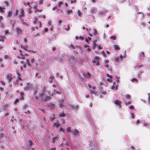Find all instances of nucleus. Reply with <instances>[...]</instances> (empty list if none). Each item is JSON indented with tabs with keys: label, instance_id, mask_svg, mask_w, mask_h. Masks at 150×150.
Wrapping results in <instances>:
<instances>
[{
	"label": "nucleus",
	"instance_id": "42",
	"mask_svg": "<svg viewBox=\"0 0 150 150\" xmlns=\"http://www.w3.org/2000/svg\"><path fill=\"white\" fill-rule=\"evenodd\" d=\"M38 5L37 4H36L33 7V8H34L35 9H35H37V8L38 7Z\"/></svg>",
	"mask_w": 150,
	"mask_h": 150
},
{
	"label": "nucleus",
	"instance_id": "15",
	"mask_svg": "<svg viewBox=\"0 0 150 150\" xmlns=\"http://www.w3.org/2000/svg\"><path fill=\"white\" fill-rule=\"evenodd\" d=\"M96 11V8L95 7L92 8L91 9L90 12L91 14L94 13Z\"/></svg>",
	"mask_w": 150,
	"mask_h": 150
},
{
	"label": "nucleus",
	"instance_id": "9",
	"mask_svg": "<svg viewBox=\"0 0 150 150\" xmlns=\"http://www.w3.org/2000/svg\"><path fill=\"white\" fill-rule=\"evenodd\" d=\"M47 106L52 109H53L55 107V105L54 104L51 103H49Z\"/></svg>",
	"mask_w": 150,
	"mask_h": 150
},
{
	"label": "nucleus",
	"instance_id": "11",
	"mask_svg": "<svg viewBox=\"0 0 150 150\" xmlns=\"http://www.w3.org/2000/svg\"><path fill=\"white\" fill-rule=\"evenodd\" d=\"M16 31L17 34H20L22 32V30L18 28H16Z\"/></svg>",
	"mask_w": 150,
	"mask_h": 150
},
{
	"label": "nucleus",
	"instance_id": "27",
	"mask_svg": "<svg viewBox=\"0 0 150 150\" xmlns=\"http://www.w3.org/2000/svg\"><path fill=\"white\" fill-rule=\"evenodd\" d=\"M4 58L5 59H10V57L7 55H5L4 56Z\"/></svg>",
	"mask_w": 150,
	"mask_h": 150
},
{
	"label": "nucleus",
	"instance_id": "49",
	"mask_svg": "<svg viewBox=\"0 0 150 150\" xmlns=\"http://www.w3.org/2000/svg\"><path fill=\"white\" fill-rule=\"evenodd\" d=\"M132 82H134L135 81H137V79L135 78H133L132 79Z\"/></svg>",
	"mask_w": 150,
	"mask_h": 150
},
{
	"label": "nucleus",
	"instance_id": "23",
	"mask_svg": "<svg viewBox=\"0 0 150 150\" xmlns=\"http://www.w3.org/2000/svg\"><path fill=\"white\" fill-rule=\"evenodd\" d=\"M61 94V93L59 91H57L55 92V91H54L53 92L52 94Z\"/></svg>",
	"mask_w": 150,
	"mask_h": 150
},
{
	"label": "nucleus",
	"instance_id": "29",
	"mask_svg": "<svg viewBox=\"0 0 150 150\" xmlns=\"http://www.w3.org/2000/svg\"><path fill=\"white\" fill-rule=\"evenodd\" d=\"M94 32L93 33V35L94 36H96L97 34V30L95 29H94Z\"/></svg>",
	"mask_w": 150,
	"mask_h": 150
},
{
	"label": "nucleus",
	"instance_id": "22",
	"mask_svg": "<svg viewBox=\"0 0 150 150\" xmlns=\"http://www.w3.org/2000/svg\"><path fill=\"white\" fill-rule=\"evenodd\" d=\"M21 98H20L21 100H23L24 99V98L23 96L24 95V93L23 92H21Z\"/></svg>",
	"mask_w": 150,
	"mask_h": 150
},
{
	"label": "nucleus",
	"instance_id": "51",
	"mask_svg": "<svg viewBox=\"0 0 150 150\" xmlns=\"http://www.w3.org/2000/svg\"><path fill=\"white\" fill-rule=\"evenodd\" d=\"M19 81V80L18 79H17L16 81V82H15V85L16 84H17V85L19 83H18V81Z\"/></svg>",
	"mask_w": 150,
	"mask_h": 150
},
{
	"label": "nucleus",
	"instance_id": "26",
	"mask_svg": "<svg viewBox=\"0 0 150 150\" xmlns=\"http://www.w3.org/2000/svg\"><path fill=\"white\" fill-rule=\"evenodd\" d=\"M93 49H95V48L96 47V46H97V45L95 43V42H94V41H93Z\"/></svg>",
	"mask_w": 150,
	"mask_h": 150
},
{
	"label": "nucleus",
	"instance_id": "60",
	"mask_svg": "<svg viewBox=\"0 0 150 150\" xmlns=\"http://www.w3.org/2000/svg\"><path fill=\"white\" fill-rule=\"evenodd\" d=\"M64 145V144L63 143H62L61 144H59V146L60 147H63Z\"/></svg>",
	"mask_w": 150,
	"mask_h": 150
},
{
	"label": "nucleus",
	"instance_id": "28",
	"mask_svg": "<svg viewBox=\"0 0 150 150\" xmlns=\"http://www.w3.org/2000/svg\"><path fill=\"white\" fill-rule=\"evenodd\" d=\"M65 115V114L64 112H62V113L59 114V116L60 117H64Z\"/></svg>",
	"mask_w": 150,
	"mask_h": 150
},
{
	"label": "nucleus",
	"instance_id": "44",
	"mask_svg": "<svg viewBox=\"0 0 150 150\" xmlns=\"http://www.w3.org/2000/svg\"><path fill=\"white\" fill-rule=\"evenodd\" d=\"M67 26H67V28H65V30L67 31H68V30H69L70 29V26H69V24H68Z\"/></svg>",
	"mask_w": 150,
	"mask_h": 150
},
{
	"label": "nucleus",
	"instance_id": "61",
	"mask_svg": "<svg viewBox=\"0 0 150 150\" xmlns=\"http://www.w3.org/2000/svg\"><path fill=\"white\" fill-rule=\"evenodd\" d=\"M3 9H4V8H3L2 7H0V11L1 12H3L4 11Z\"/></svg>",
	"mask_w": 150,
	"mask_h": 150
},
{
	"label": "nucleus",
	"instance_id": "57",
	"mask_svg": "<svg viewBox=\"0 0 150 150\" xmlns=\"http://www.w3.org/2000/svg\"><path fill=\"white\" fill-rule=\"evenodd\" d=\"M54 77L52 76H50V79L51 80V81H50V82H52V80L53 79Z\"/></svg>",
	"mask_w": 150,
	"mask_h": 150
},
{
	"label": "nucleus",
	"instance_id": "4",
	"mask_svg": "<svg viewBox=\"0 0 150 150\" xmlns=\"http://www.w3.org/2000/svg\"><path fill=\"white\" fill-rule=\"evenodd\" d=\"M114 103L117 106H118L120 108L121 106V102L120 100H116L114 101Z\"/></svg>",
	"mask_w": 150,
	"mask_h": 150
},
{
	"label": "nucleus",
	"instance_id": "21",
	"mask_svg": "<svg viewBox=\"0 0 150 150\" xmlns=\"http://www.w3.org/2000/svg\"><path fill=\"white\" fill-rule=\"evenodd\" d=\"M70 58L72 59V60L75 62H76L77 60V59L75 58L74 56H71L70 57Z\"/></svg>",
	"mask_w": 150,
	"mask_h": 150
},
{
	"label": "nucleus",
	"instance_id": "53",
	"mask_svg": "<svg viewBox=\"0 0 150 150\" xmlns=\"http://www.w3.org/2000/svg\"><path fill=\"white\" fill-rule=\"evenodd\" d=\"M131 117L133 119L134 118V115L132 113L131 114Z\"/></svg>",
	"mask_w": 150,
	"mask_h": 150
},
{
	"label": "nucleus",
	"instance_id": "3",
	"mask_svg": "<svg viewBox=\"0 0 150 150\" xmlns=\"http://www.w3.org/2000/svg\"><path fill=\"white\" fill-rule=\"evenodd\" d=\"M71 133L74 135L76 136L78 135L79 132L77 129H74L71 131Z\"/></svg>",
	"mask_w": 150,
	"mask_h": 150
},
{
	"label": "nucleus",
	"instance_id": "20",
	"mask_svg": "<svg viewBox=\"0 0 150 150\" xmlns=\"http://www.w3.org/2000/svg\"><path fill=\"white\" fill-rule=\"evenodd\" d=\"M26 62L25 63L28 66H30L31 64H30L29 63V60L28 59H27L26 60Z\"/></svg>",
	"mask_w": 150,
	"mask_h": 150
},
{
	"label": "nucleus",
	"instance_id": "45",
	"mask_svg": "<svg viewBox=\"0 0 150 150\" xmlns=\"http://www.w3.org/2000/svg\"><path fill=\"white\" fill-rule=\"evenodd\" d=\"M42 10H39L38 9H36L35 10V12L36 13L38 12H42Z\"/></svg>",
	"mask_w": 150,
	"mask_h": 150
},
{
	"label": "nucleus",
	"instance_id": "30",
	"mask_svg": "<svg viewBox=\"0 0 150 150\" xmlns=\"http://www.w3.org/2000/svg\"><path fill=\"white\" fill-rule=\"evenodd\" d=\"M21 63L23 64V68H26V64L25 63H24L23 61H21Z\"/></svg>",
	"mask_w": 150,
	"mask_h": 150
},
{
	"label": "nucleus",
	"instance_id": "18",
	"mask_svg": "<svg viewBox=\"0 0 150 150\" xmlns=\"http://www.w3.org/2000/svg\"><path fill=\"white\" fill-rule=\"evenodd\" d=\"M113 47L115 50H119L120 49V47L118 45H115L113 46Z\"/></svg>",
	"mask_w": 150,
	"mask_h": 150
},
{
	"label": "nucleus",
	"instance_id": "24",
	"mask_svg": "<svg viewBox=\"0 0 150 150\" xmlns=\"http://www.w3.org/2000/svg\"><path fill=\"white\" fill-rule=\"evenodd\" d=\"M72 13V11L71 9L68 10L67 11V13L68 15H69Z\"/></svg>",
	"mask_w": 150,
	"mask_h": 150
},
{
	"label": "nucleus",
	"instance_id": "16",
	"mask_svg": "<svg viewBox=\"0 0 150 150\" xmlns=\"http://www.w3.org/2000/svg\"><path fill=\"white\" fill-rule=\"evenodd\" d=\"M34 94H36L38 91V88L37 87H35L33 89Z\"/></svg>",
	"mask_w": 150,
	"mask_h": 150
},
{
	"label": "nucleus",
	"instance_id": "38",
	"mask_svg": "<svg viewBox=\"0 0 150 150\" xmlns=\"http://www.w3.org/2000/svg\"><path fill=\"white\" fill-rule=\"evenodd\" d=\"M63 4V2H59L58 4V6L59 8H60L61 6Z\"/></svg>",
	"mask_w": 150,
	"mask_h": 150
},
{
	"label": "nucleus",
	"instance_id": "52",
	"mask_svg": "<svg viewBox=\"0 0 150 150\" xmlns=\"http://www.w3.org/2000/svg\"><path fill=\"white\" fill-rule=\"evenodd\" d=\"M129 108L131 109H134V107L133 105H130L129 106Z\"/></svg>",
	"mask_w": 150,
	"mask_h": 150
},
{
	"label": "nucleus",
	"instance_id": "13",
	"mask_svg": "<svg viewBox=\"0 0 150 150\" xmlns=\"http://www.w3.org/2000/svg\"><path fill=\"white\" fill-rule=\"evenodd\" d=\"M6 37L5 36L0 35V41L4 42Z\"/></svg>",
	"mask_w": 150,
	"mask_h": 150
},
{
	"label": "nucleus",
	"instance_id": "12",
	"mask_svg": "<svg viewBox=\"0 0 150 150\" xmlns=\"http://www.w3.org/2000/svg\"><path fill=\"white\" fill-rule=\"evenodd\" d=\"M21 48L24 50L25 51H28L27 49L28 48V47L27 46H23L22 45H21Z\"/></svg>",
	"mask_w": 150,
	"mask_h": 150
},
{
	"label": "nucleus",
	"instance_id": "43",
	"mask_svg": "<svg viewBox=\"0 0 150 150\" xmlns=\"http://www.w3.org/2000/svg\"><path fill=\"white\" fill-rule=\"evenodd\" d=\"M149 124L147 123H144L143 124V125L145 127L148 126L149 125Z\"/></svg>",
	"mask_w": 150,
	"mask_h": 150
},
{
	"label": "nucleus",
	"instance_id": "62",
	"mask_svg": "<svg viewBox=\"0 0 150 150\" xmlns=\"http://www.w3.org/2000/svg\"><path fill=\"white\" fill-rule=\"evenodd\" d=\"M106 75H107V77H110V78H112V76H111V75H109V74H106Z\"/></svg>",
	"mask_w": 150,
	"mask_h": 150
},
{
	"label": "nucleus",
	"instance_id": "47",
	"mask_svg": "<svg viewBox=\"0 0 150 150\" xmlns=\"http://www.w3.org/2000/svg\"><path fill=\"white\" fill-rule=\"evenodd\" d=\"M119 59L118 57H116L115 59V61L116 62H118L119 61Z\"/></svg>",
	"mask_w": 150,
	"mask_h": 150
},
{
	"label": "nucleus",
	"instance_id": "19",
	"mask_svg": "<svg viewBox=\"0 0 150 150\" xmlns=\"http://www.w3.org/2000/svg\"><path fill=\"white\" fill-rule=\"evenodd\" d=\"M21 21L22 24L23 25H24L26 27H28V23L24 22L23 19H21Z\"/></svg>",
	"mask_w": 150,
	"mask_h": 150
},
{
	"label": "nucleus",
	"instance_id": "33",
	"mask_svg": "<svg viewBox=\"0 0 150 150\" xmlns=\"http://www.w3.org/2000/svg\"><path fill=\"white\" fill-rule=\"evenodd\" d=\"M125 98L128 99H130V96L129 95H127L125 96Z\"/></svg>",
	"mask_w": 150,
	"mask_h": 150
},
{
	"label": "nucleus",
	"instance_id": "25",
	"mask_svg": "<svg viewBox=\"0 0 150 150\" xmlns=\"http://www.w3.org/2000/svg\"><path fill=\"white\" fill-rule=\"evenodd\" d=\"M59 131L60 132H62L64 133H65L64 129L61 127H60Z\"/></svg>",
	"mask_w": 150,
	"mask_h": 150
},
{
	"label": "nucleus",
	"instance_id": "50",
	"mask_svg": "<svg viewBox=\"0 0 150 150\" xmlns=\"http://www.w3.org/2000/svg\"><path fill=\"white\" fill-rule=\"evenodd\" d=\"M4 136V134H0V139H2Z\"/></svg>",
	"mask_w": 150,
	"mask_h": 150
},
{
	"label": "nucleus",
	"instance_id": "17",
	"mask_svg": "<svg viewBox=\"0 0 150 150\" xmlns=\"http://www.w3.org/2000/svg\"><path fill=\"white\" fill-rule=\"evenodd\" d=\"M113 83V84L112 85V89L114 90H117V86H115V82H114Z\"/></svg>",
	"mask_w": 150,
	"mask_h": 150
},
{
	"label": "nucleus",
	"instance_id": "34",
	"mask_svg": "<svg viewBox=\"0 0 150 150\" xmlns=\"http://www.w3.org/2000/svg\"><path fill=\"white\" fill-rule=\"evenodd\" d=\"M91 76V75L88 72L87 73V74H86V77L88 79L89 78H90Z\"/></svg>",
	"mask_w": 150,
	"mask_h": 150
},
{
	"label": "nucleus",
	"instance_id": "40",
	"mask_svg": "<svg viewBox=\"0 0 150 150\" xmlns=\"http://www.w3.org/2000/svg\"><path fill=\"white\" fill-rule=\"evenodd\" d=\"M57 139V137H55L52 139V142H54L55 140Z\"/></svg>",
	"mask_w": 150,
	"mask_h": 150
},
{
	"label": "nucleus",
	"instance_id": "54",
	"mask_svg": "<svg viewBox=\"0 0 150 150\" xmlns=\"http://www.w3.org/2000/svg\"><path fill=\"white\" fill-rule=\"evenodd\" d=\"M148 95L149 96H148L149 101V103H150V93H148Z\"/></svg>",
	"mask_w": 150,
	"mask_h": 150
},
{
	"label": "nucleus",
	"instance_id": "55",
	"mask_svg": "<svg viewBox=\"0 0 150 150\" xmlns=\"http://www.w3.org/2000/svg\"><path fill=\"white\" fill-rule=\"evenodd\" d=\"M55 117H50V120L51 121H52L53 120H54V119H55Z\"/></svg>",
	"mask_w": 150,
	"mask_h": 150
},
{
	"label": "nucleus",
	"instance_id": "58",
	"mask_svg": "<svg viewBox=\"0 0 150 150\" xmlns=\"http://www.w3.org/2000/svg\"><path fill=\"white\" fill-rule=\"evenodd\" d=\"M23 40L26 43L27 42V40L26 38H23Z\"/></svg>",
	"mask_w": 150,
	"mask_h": 150
},
{
	"label": "nucleus",
	"instance_id": "32",
	"mask_svg": "<svg viewBox=\"0 0 150 150\" xmlns=\"http://www.w3.org/2000/svg\"><path fill=\"white\" fill-rule=\"evenodd\" d=\"M59 107L62 108H63V107H64V105L62 104V103H59Z\"/></svg>",
	"mask_w": 150,
	"mask_h": 150
},
{
	"label": "nucleus",
	"instance_id": "8",
	"mask_svg": "<svg viewBox=\"0 0 150 150\" xmlns=\"http://www.w3.org/2000/svg\"><path fill=\"white\" fill-rule=\"evenodd\" d=\"M33 87V84H31L30 86L28 85L26 86L25 88H24V91H27L28 90L30 89L31 88Z\"/></svg>",
	"mask_w": 150,
	"mask_h": 150
},
{
	"label": "nucleus",
	"instance_id": "37",
	"mask_svg": "<svg viewBox=\"0 0 150 150\" xmlns=\"http://www.w3.org/2000/svg\"><path fill=\"white\" fill-rule=\"evenodd\" d=\"M67 132H70L71 131V127H69L67 129Z\"/></svg>",
	"mask_w": 150,
	"mask_h": 150
},
{
	"label": "nucleus",
	"instance_id": "10",
	"mask_svg": "<svg viewBox=\"0 0 150 150\" xmlns=\"http://www.w3.org/2000/svg\"><path fill=\"white\" fill-rule=\"evenodd\" d=\"M9 107V105L8 104H5L3 107V110H7V108Z\"/></svg>",
	"mask_w": 150,
	"mask_h": 150
},
{
	"label": "nucleus",
	"instance_id": "59",
	"mask_svg": "<svg viewBox=\"0 0 150 150\" xmlns=\"http://www.w3.org/2000/svg\"><path fill=\"white\" fill-rule=\"evenodd\" d=\"M29 145H30V146L32 145V141L30 140H29Z\"/></svg>",
	"mask_w": 150,
	"mask_h": 150
},
{
	"label": "nucleus",
	"instance_id": "56",
	"mask_svg": "<svg viewBox=\"0 0 150 150\" xmlns=\"http://www.w3.org/2000/svg\"><path fill=\"white\" fill-rule=\"evenodd\" d=\"M16 74H17V75L18 76V77H21V74L17 72H16Z\"/></svg>",
	"mask_w": 150,
	"mask_h": 150
},
{
	"label": "nucleus",
	"instance_id": "41",
	"mask_svg": "<svg viewBox=\"0 0 150 150\" xmlns=\"http://www.w3.org/2000/svg\"><path fill=\"white\" fill-rule=\"evenodd\" d=\"M21 99L19 98V99H16L15 100V101H14V103L15 104H16V103H18L19 102V100H20Z\"/></svg>",
	"mask_w": 150,
	"mask_h": 150
},
{
	"label": "nucleus",
	"instance_id": "36",
	"mask_svg": "<svg viewBox=\"0 0 150 150\" xmlns=\"http://www.w3.org/2000/svg\"><path fill=\"white\" fill-rule=\"evenodd\" d=\"M77 14L79 16H80L81 15V12L80 11L78 10L77 11Z\"/></svg>",
	"mask_w": 150,
	"mask_h": 150
},
{
	"label": "nucleus",
	"instance_id": "64",
	"mask_svg": "<svg viewBox=\"0 0 150 150\" xmlns=\"http://www.w3.org/2000/svg\"><path fill=\"white\" fill-rule=\"evenodd\" d=\"M55 148L51 147L50 149V150H55Z\"/></svg>",
	"mask_w": 150,
	"mask_h": 150
},
{
	"label": "nucleus",
	"instance_id": "63",
	"mask_svg": "<svg viewBox=\"0 0 150 150\" xmlns=\"http://www.w3.org/2000/svg\"><path fill=\"white\" fill-rule=\"evenodd\" d=\"M131 103V102H129L128 103H127L126 102H125V104L127 105L128 104H130Z\"/></svg>",
	"mask_w": 150,
	"mask_h": 150
},
{
	"label": "nucleus",
	"instance_id": "31",
	"mask_svg": "<svg viewBox=\"0 0 150 150\" xmlns=\"http://www.w3.org/2000/svg\"><path fill=\"white\" fill-rule=\"evenodd\" d=\"M24 4L25 6L26 5H28L30 8H31V6L30 5V3L29 2H27L26 3H24Z\"/></svg>",
	"mask_w": 150,
	"mask_h": 150
},
{
	"label": "nucleus",
	"instance_id": "5",
	"mask_svg": "<svg viewBox=\"0 0 150 150\" xmlns=\"http://www.w3.org/2000/svg\"><path fill=\"white\" fill-rule=\"evenodd\" d=\"M24 11L23 9H21L20 14L19 15V18H22L23 17H24Z\"/></svg>",
	"mask_w": 150,
	"mask_h": 150
},
{
	"label": "nucleus",
	"instance_id": "39",
	"mask_svg": "<svg viewBox=\"0 0 150 150\" xmlns=\"http://www.w3.org/2000/svg\"><path fill=\"white\" fill-rule=\"evenodd\" d=\"M110 38L112 39L113 40H115L116 39V36H111L110 37Z\"/></svg>",
	"mask_w": 150,
	"mask_h": 150
},
{
	"label": "nucleus",
	"instance_id": "6",
	"mask_svg": "<svg viewBox=\"0 0 150 150\" xmlns=\"http://www.w3.org/2000/svg\"><path fill=\"white\" fill-rule=\"evenodd\" d=\"M72 110H76L78 108V106L77 105H70Z\"/></svg>",
	"mask_w": 150,
	"mask_h": 150
},
{
	"label": "nucleus",
	"instance_id": "7",
	"mask_svg": "<svg viewBox=\"0 0 150 150\" xmlns=\"http://www.w3.org/2000/svg\"><path fill=\"white\" fill-rule=\"evenodd\" d=\"M17 52H18V55H20L21 56V58L22 59H24V58H25V57H24V56H23V54L22 53L21 50H19Z\"/></svg>",
	"mask_w": 150,
	"mask_h": 150
},
{
	"label": "nucleus",
	"instance_id": "2",
	"mask_svg": "<svg viewBox=\"0 0 150 150\" xmlns=\"http://www.w3.org/2000/svg\"><path fill=\"white\" fill-rule=\"evenodd\" d=\"M5 77L7 80V82L8 83L11 82L13 79V75L10 73L6 74Z\"/></svg>",
	"mask_w": 150,
	"mask_h": 150
},
{
	"label": "nucleus",
	"instance_id": "48",
	"mask_svg": "<svg viewBox=\"0 0 150 150\" xmlns=\"http://www.w3.org/2000/svg\"><path fill=\"white\" fill-rule=\"evenodd\" d=\"M90 93L91 94H95V92L92 90H90Z\"/></svg>",
	"mask_w": 150,
	"mask_h": 150
},
{
	"label": "nucleus",
	"instance_id": "14",
	"mask_svg": "<svg viewBox=\"0 0 150 150\" xmlns=\"http://www.w3.org/2000/svg\"><path fill=\"white\" fill-rule=\"evenodd\" d=\"M60 124L59 123L58 121L57 122H54V126H55L56 127H58L59 126H60Z\"/></svg>",
	"mask_w": 150,
	"mask_h": 150
},
{
	"label": "nucleus",
	"instance_id": "1",
	"mask_svg": "<svg viewBox=\"0 0 150 150\" xmlns=\"http://www.w3.org/2000/svg\"><path fill=\"white\" fill-rule=\"evenodd\" d=\"M53 96V94H51L50 91H47L45 89V87H44L41 93H39V95L36 96V99L39 100V98L40 99L44 102L46 101H49L51 99V96Z\"/></svg>",
	"mask_w": 150,
	"mask_h": 150
},
{
	"label": "nucleus",
	"instance_id": "46",
	"mask_svg": "<svg viewBox=\"0 0 150 150\" xmlns=\"http://www.w3.org/2000/svg\"><path fill=\"white\" fill-rule=\"evenodd\" d=\"M35 21L33 22V23L34 24H36V23L37 21V18L36 17H35L34 18Z\"/></svg>",
	"mask_w": 150,
	"mask_h": 150
},
{
	"label": "nucleus",
	"instance_id": "35",
	"mask_svg": "<svg viewBox=\"0 0 150 150\" xmlns=\"http://www.w3.org/2000/svg\"><path fill=\"white\" fill-rule=\"evenodd\" d=\"M12 12L11 11H9L8 13V17H10L11 16Z\"/></svg>",
	"mask_w": 150,
	"mask_h": 150
}]
</instances>
